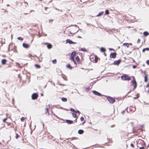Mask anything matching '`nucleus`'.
<instances>
[{"mask_svg":"<svg viewBox=\"0 0 149 149\" xmlns=\"http://www.w3.org/2000/svg\"><path fill=\"white\" fill-rule=\"evenodd\" d=\"M105 96L107 97L109 102L111 104H113L115 101V100L114 98L107 95H105Z\"/></svg>","mask_w":149,"mask_h":149,"instance_id":"obj_1","label":"nucleus"},{"mask_svg":"<svg viewBox=\"0 0 149 149\" xmlns=\"http://www.w3.org/2000/svg\"><path fill=\"white\" fill-rule=\"evenodd\" d=\"M131 77L128 76L126 74H124L121 76V79L123 80H129L131 79Z\"/></svg>","mask_w":149,"mask_h":149,"instance_id":"obj_2","label":"nucleus"},{"mask_svg":"<svg viewBox=\"0 0 149 149\" xmlns=\"http://www.w3.org/2000/svg\"><path fill=\"white\" fill-rule=\"evenodd\" d=\"M38 94L37 93H33L31 95V97L32 100H35L38 97Z\"/></svg>","mask_w":149,"mask_h":149,"instance_id":"obj_3","label":"nucleus"},{"mask_svg":"<svg viewBox=\"0 0 149 149\" xmlns=\"http://www.w3.org/2000/svg\"><path fill=\"white\" fill-rule=\"evenodd\" d=\"M121 62V60L119 59L117 61H114L113 63L114 65L118 66Z\"/></svg>","mask_w":149,"mask_h":149,"instance_id":"obj_4","label":"nucleus"},{"mask_svg":"<svg viewBox=\"0 0 149 149\" xmlns=\"http://www.w3.org/2000/svg\"><path fill=\"white\" fill-rule=\"evenodd\" d=\"M117 54L116 52L111 53L110 55V57L111 58H115Z\"/></svg>","mask_w":149,"mask_h":149,"instance_id":"obj_5","label":"nucleus"},{"mask_svg":"<svg viewBox=\"0 0 149 149\" xmlns=\"http://www.w3.org/2000/svg\"><path fill=\"white\" fill-rule=\"evenodd\" d=\"M92 92L95 95H97L99 96H101L102 95L101 94L96 91L93 90V91Z\"/></svg>","mask_w":149,"mask_h":149,"instance_id":"obj_6","label":"nucleus"},{"mask_svg":"<svg viewBox=\"0 0 149 149\" xmlns=\"http://www.w3.org/2000/svg\"><path fill=\"white\" fill-rule=\"evenodd\" d=\"M132 44L131 43H125L123 44L122 46H126L127 48H128L129 47V45H132Z\"/></svg>","mask_w":149,"mask_h":149,"instance_id":"obj_7","label":"nucleus"},{"mask_svg":"<svg viewBox=\"0 0 149 149\" xmlns=\"http://www.w3.org/2000/svg\"><path fill=\"white\" fill-rule=\"evenodd\" d=\"M23 47L26 49L28 48L29 47V45L28 44L23 43L22 44Z\"/></svg>","mask_w":149,"mask_h":149,"instance_id":"obj_8","label":"nucleus"},{"mask_svg":"<svg viewBox=\"0 0 149 149\" xmlns=\"http://www.w3.org/2000/svg\"><path fill=\"white\" fill-rule=\"evenodd\" d=\"M74 121L70 120H66L65 122L68 124H72L73 123Z\"/></svg>","mask_w":149,"mask_h":149,"instance_id":"obj_9","label":"nucleus"},{"mask_svg":"<svg viewBox=\"0 0 149 149\" xmlns=\"http://www.w3.org/2000/svg\"><path fill=\"white\" fill-rule=\"evenodd\" d=\"M106 49L104 47H102L100 48V51L104 53L106 51Z\"/></svg>","mask_w":149,"mask_h":149,"instance_id":"obj_10","label":"nucleus"},{"mask_svg":"<svg viewBox=\"0 0 149 149\" xmlns=\"http://www.w3.org/2000/svg\"><path fill=\"white\" fill-rule=\"evenodd\" d=\"M66 41L67 43H68L69 44H72L73 43V41L69 39H66Z\"/></svg>","mask_w":149,"mask_h":149,"instance_id":"obj_11","label":"nucleus"},{"mask_svg":"<svg viewBox=\"0 0 149 149\" xmlns=\"http://www.w3.org/2000/svg\"><path fill=\"white\" fill-rule=\"evenodd\" d=\"M66 67L67 68H68L70 69V70H72V68H73V67L71 66L70 64H68L66 65Z\"/></svg>","mask_w":149,"mask_h":149,"instance_id":"obj_12","label":"nucleus"},{"mask_svg":"<svg viewBox=\"0 0 149 149\" xmlns=\"http://www.w3.org/2000/svg\"><path fill=\"white\" fill-rule=\"evenodd\" d=\"M47 44V47L48 49H50L52 47V45L51 44L49 43H46Z\"/></svg>","mask_w":149,"mask_h":149,"instance_id":"obj_13","label":"nucleus"},{"mask_svg":"<svg viewBox=\"0 0 149 149\" xmlns=\"http://www.w3.org/2000/svg\"><path fill=\"white\" fill-rule=\"evenodd\" d=\"M6 61H7V60L6 59H3L2 60V61H1V63L3 65H4L6 63Z\"/></svg>","mask_w":149,"mask_h":149,"instance_id":"obj_14","label":"nucleus"},{"mask_svg":"<svg viewBox=\"0 0 149 149\" xmlns=\"http://www.w3.org/2000/svg\"><path fill=\"white\" fill-rule=\"evenodd\" d=\"M143 35L145 36H147L149 35V33L147 31H145L143 33Z\"/></svg>","mask_w":149,"mask_h":149,"instance_id":"obj_15","label":"nucleus"},{"mask_svg":"<svg viewBox=\"0 0 149 149\" xmlns=\"http://www.w3.org/2000/svg\"><path fill=\"white\" fill-rule=\"evenodd\" d=\"M84 132V131L81 129L79 130L78 131V133L79 134H82Z\"/></svg>","mask_w":149,"mask_h":149,"instance_id":"obj_16","label":"nucleus"},{"mask_svg":"<svg viewBox=\"0 0 149 149\" xmlns=\"http://www.w3.org/2000/svg\"><path fill=\"white\" fill-rule=\"evenodd\" d=\"M76 52L74 51L73 52L71 53L70 55V56H73L74 57L76 55Z\"/></svg>","mask_w":149,"mask_h":149,"instance_id":"obj_17","label":"nucleus"},{"mask_svg":"<svg viewBox=\"0 0 149 149\" xmlns=\"http://www.w3.org/2000/svg\"><path fill=\"white\" fill-rule=\"evenodd\" d=\"M131 48L132 49V51L129 52V53L128 54H129L131 53L132 51H133V50H135L136 49H138V48H137V47L135 48V47H131Z\"/></svg>","mask_w":149,"mask_h":149,"instance_id":"obj_18","label":"nucleus"},{"mask_svg":"<svg viewBox=\"0 0 149 149\" xmlns=\"http://www.w3.org/2000/svg\"><path fill=\"white\" fill-rule=\"evenodd\" d=\"M148 77L147 75H145L144 77V81L145 82H147L148 81Z\"/></svg>","mask_w":149,"mask_h":149,"instance_id":"obj_19","label":"nucleus"},{"mask_svg":"<svg viewBox=\"0 0 149 149\" xmlns=\"http://www.w3.org/2000/svg\"><path fill=\"white\" fill-rule=\"evenodd\" d=\"M131 82L132 83V84L133 85L137 84V83L135 80H132L131 81Z\"/></svg>","mask_w":149,"mask_h":149,"instance_id":"obj_20","label":"nucleus"},{"mask_svg":"<svg viewBox=\"0 0 149 149\" xmlns=\"http://www.w3.org/2000/svg\"><path fill=\"white\" fill-rule=\"evenodd\" d=\"M61 100L62 101L64 102H66L67 101V99L65 97H63L61 98Z\"/></svg>","mask_w":149,"mask_h":149,"instance_id":"obj_21","label":"nucleus"},{"mask_svg":"<svg viewBox=\"0 0 149 149\" xmlns=\"http://www.w3.org/2000/svg\"><path fill=\"white\" fill-rule=\"evenodd\" d=\"M146 50L149 51V48L147 47L144 48L142 49V52H144Z\"/></svg>","mask_w":149,"mask_h":149,"instance_id":"obj_22","label":"nucleus"},{"mask_svg":"<svg viewBox=\"0 0 149 149\" xmlns=\"http://www.w3.org/2000/svg\"><path fill=\"white\" fill-rule=\"evenodd\" d=\"M104 13V12L103 11H102L101 12H100L98 14H97V15H96V16L97 17H98V16H101L102 15H103V14Z\"/></svg>","mask_w":149,"mask_h":149,"instance_id":"obj_23","label":"nucleus"},{"mask_svg":"<svg viewBox=\"0 0 149 149\" xmlns=\"http://www.w3.org/2000/svg\"><path fill=\"white\" fill-rule=\"evenodd\" d=\"M98 57L96 56H95V63H97L98 60Z\"/></svg>","mask_w":149,"mask_h":149,"instance_id":"obj_24","label":"nucleus"},{"mask_svg":"<svg viewBox=\"0 0 149 149\" xmlns=\"http://www.w3.org/2000/svg\"><path fill=\"white\" fill-rule=\"evenodd\" d=\"M109 10L107 9L105 10V15H108L109 14Z\"/></svg>","mask_w":149,"mask_h":149,"instance_id":"obj_25","label":"nucleus"},{"mask_svg":"<svg viewBox=\"0 0 149 149\" xmlns=\"http://www.w3.org/2000/svg\"><path fill=\"white\" fill-rule=\"evenodd\" d=\"M35 66L37 68H40V66L38 64H35Z\"/></svg>","mask_w":149,"mask_h":149,"instance_id":"obj_26","label":"nucleus"},{"mask_svg":"<svg viewBox=\"0 0 149 149\" xmlns=\"http://www.w3.org/2000/svg\"><path fill=\"white\" fill-rule=\"evenodd\" d=\"M55 107L58 109H63V108L62 107H61V106L60 105H57L55 106Z\"/></svg>","mask_w":149,"mask_h":149,"instance_id":"obj_27","label":"nucleus"},{"mask_svg":"<svg viewBox=\"0 0 149 149\" xmlns=\"http://www.w3.org/2000/svg\"><path fill=\"white\" fill-rule=\"evenodd\" d=\"M62 78L65 80H67L66 77L64 74L62 75Z\"/></svg>","mask_w":149,"mask_h":149,"instance_id":"obj_28","label":"nucleus"},{"mask_svg":"<svg viewBox=\"0 0 149 149\" xmlns=\"http://www.w3.org/2000/svg\"><path fill=\"white\" fill-rule=\"evenodd\" d=\"M50 107L49 106V108L47 107V108H45V109L46 110V113L47 112L48 113V115H49V112L48 110L49 109H50Z\"/></svg>","mask_w":149,"mask_h":149,"instance_id":"obj_29","label":"nucleus"},{"mask_svg":"<svg viewBox=\"0 0 149 149\" xmlns=\"http://www.w3.org/2000/svg\"><path fill=\"white\" fill-rule=\"evenodd\" d=\"M80 50L81 51H83V52H86L87 51L86 49L85 48H81V49Z\"/></svg>","mask_w":149,"mask_h":149,"instance_id":"obj_30","label":"nucleus"},{"mask_svg":"<svg viewBox=\"0 0 149 149\" xmlns=\"http://www.w3.org/2000/svg\"><path fill=\"white\" fill-rule=\"evenodd\" d=\"M57 62L56 60V59H54L52 61V63L54 64H55Z\"/></svg>","mask_w":149,"mask_h":149,"instance_id":"obj_31","label":"nucleus"},{"mask_svg":"<svg viewBox=\"0 0 149 149\" xmlns=\"http://www.w3.org/2000/svg\"><path fill=\"white\" fill-rule=\"evenodd\" d=\"M75 59L78 62H79L80 61V58L78 56H76Z\"/></svg>","mask_w":149,"mask_h":149,"instance_id":"obj_32","label":"nucleus"},{"mask_svg":"<svg viewBox=\"0 0 149 149\" xmlns=\"http://www.w3.org/2000/svg\"><path fill=\"white\" fill-rule=\"evenodd\" d=\"M72 116L74 118H76L77 116V115L75 113H72Z\"/></svg>","mask_w":149,"mask_h":149,"instance_id":"obj_33","label":"nucleus"},{"mask_svg":"<svg viewBox=\"0 0 149 149\" xmlns=\"http://www.w3.org/2000/svg\"><path fill=\"white\" fill-rule=\"evenodd\" d=\"M17 39L18 40H23V38H22L21 37H18Z\"/></svg>","mask_w":149,"mask_h":149,"instance_id":"obj_34","label":"nucleus"},{"mask_svg":"<svg viewBox=\"0 0 149 149\" xmlns=\"http://www.w3.org/2000/svg\"><path fill=\"white\" fill-rule=\"evenodd\" d=\"M84 120V118L83 117L81 116L80 117V120L81 121H83Z\"/></svg>","mask_w":149,"mask_h":149,"instance_id":"obj_35","label":"nucleus"},{"mask_svg":"<svg viewBox=\"0 0 149 149\" xmlns=\"http://www.w3.org/2000/svg\"><path fill=\"white\" fill-rule=\"evenodd\" d=\"M70 60H72V61H74V57L73 56L72 57L70 56Z\"/></svg>","mask_w":149,"mask_h":149,"instance_id":"obj_36","label":"nucleus"},{"mask_svg":"<svg viewBox=\"0 0 149 149\" xmlns=\"http://www.w3.org/2000/svg\"><path fill=\"white\" fill-rule=\"evenodd\" d=\"M25 119V118L23 117H22L21 118H20V120L21 121H23Z\"/></svg>","mask_w":149,"mask_h":149,"instance_id":"obj_37","label":"nucleus"},{"mask_svg":"<svg viewBox=\"0 0 149 149\" xmlns=\"http://www.w3.org/2000/svg\"><path fill=\"white\" fill-rule=\"evenodd\" d=\"M74 113H77L79 114H80V111L78 110H76V111H75V112H74Z\"/></svg>","mask_w":149,"mask_h":149,"instance_id":"obj_38","label":"nucleus"},{"mask_svg":"<svg viewBox=\"0 0 149 149\" xmlns=\"http://www.w3.org/2000/svg\"><path fill=\"white\" fill-rule=\"evenodd\" d=\"M19 137V135H18V134H16L15 136V138L16 139H18Z\"/></svg>","mask_w":149,"mask_h":149,"instance_id":"obj_39","label":"nucleus"},{"mask_svg":"<svg viewBox=\"0 0 149 149\" xmlns=\"http://www.w3.org/2000/svg\"><path fill=\"white\" fill-rule=\"evenodd\" d=\"M8 119L7 118H4L3 120V122H4V123H5L6 122V120H7V119Z\"/></svg>","mask_w":149,"mask_h":149,"instance_id":"obj_40","label":"nucleus"},{"mask_svg":"<svg viewBox=\"0 0 149 149\" xmlns=\"http://www.w3.org/2000/svg\"><path fill=\"white\" fill-rule=\"evenodd\" d=\"M70 110L72 111H73L74 113L75 112V110L74 109H72V108H71L70 109Z\"/></svg>","mask_w":149,"mask_h":149,"instance_id":"obj_41","label":"nucleus"},{"mask_svg":"<svg viewBox=\"0 0 149 149\" xmlns=\"http://www.w3.org/2000/svg\"><path fill=\"white\" fill-rule=\"evenodd\" d=\"M74 26L75 27H78V29H79V30H80L79 28V27L76 24H74V25H71L70 26Z\"/></svg>","mask_w":149,"mask_h":149,"instance_id":"obj_42","label":"nucleus"},{"mask_svg":"<svg viewBox=\"0 0 149 149\" xmlns=\"http://www.w3.org/2000/svg\"><path fill=\"white\" fill-rule=\"evenodd\" d=\"M133 86H134V88H133V89L132 90H133L134 89H135V88H136V86H137V84H135V85H133Z\"/></svg>","mask_w":149,"mask_h":149,"instance_id":"obj_43","label":"nucleus"},{"mask_svg":"<svg viewBox=\"0 0 149 149\" xmlns=\"http://www.w3.org/2000/svg\"><path fill=\"white\" fill-rule=\"evenodd\" d=\"M130 146L131 147H132V148H134V145H133V144L132 143H131L130 144Z\"/></svg>","mask_w":149,"mask_h":149,"instance_id":"obj_44","label":"nucleus"},{"mask_svg":"<svg viewBox=\"0 0 149 149\" xmlns=\"http://www.w3.org/2000/svg\"><path fill=\"white\" fill-rule=\"evenodd\" d=\"M146 63L148 65H149V60H147L146 61Z\"/></svg>","mask_w":149,"mask_h":149,"instance_id":"obj_45","label":"nucleus"},{"mask_svg":"<svg viewBox=\"0 0 149 149\" xmlns=\"http://www.w3.org/2000/svg\"><path fill=\"white\" fill-rule=\"evenodd\" d=\"M109 49L110 51H111V50L114 51V49H113L112 48H109Z\"/></svg>","mask_w":149,"mask_h":149,"instance_id":"obj_46","label":"nucleus"},{"mask_svg":"<svg viewBox=\"0 0 149 149\" xmlns=\"http://www.w3.org/2000/svg\"><path fill=\"white\" fill-rule=\"evenodd\" d=\"M89 90V88L88 87L86 88V91L88 92Z\"/></svg>","mask_w":149,"mask_h":149,"instance_id":"obj_47","label":"nucleus"},{"mask_svg":"<svg viewBox=\"0 0 149 149\" xmlns=\"http://www.w3.org/2000/svg\"><path fill=\"white\" fill-rule=\"evenodd\" d=\"M140 42V40L139 39H138L137 40V43H139Z\"/></svg>","mask_w":149,"mask_h":149,"instance_id":"obj_48","label":"nucleus"},{"mask_svg":"<svg viewBox=\"0 0 149 149\" xmlns=\"http://www.w3.org/2000/svg\"><path fill=\"white\" fill-rule=\"evenodd\" d=\"M73 61V62L74 63V64L75 65H77V63H76V61H75V60H74V61Z\"/></svg>","mask_w":149,"mask_h":149,"instance_id":"obj_49","label":"nucleus"},{"mask_svg":"<svg viewBox=\"0 0 149 149\" xmlns=\"http://www.w3.org/2000/svg\"><path fill=\"white\" fill-rule=\"evenodd\" d=\"M136 67V65H133V68L134 69Z\"/></svg>","mask_w":149,"mask_h":149,"instance_id":"obj_50","label":"nucleus"},{"mask_svg":"<svg viewBox=\"0 0 149 149\" xmlns=\"http://www.w3.org/2000/svg\"><path fill=\"white\" fill-rule=\"evenodd\" d=\"M139 149H144L143 147H139Z\"/></svg>","mask_w":149,"mask_h":149,"instance_id":"obj_51","label":"nucleus"},{"mask_svg":"<svg viewBox=\"0 0 149 149\" xmlns=\"http://www.w3.org/2000/svg\"><path fill=\"white\" fill-rule=\"evenodd\" d=\"M77 139V137H73L72 139V140H73L74 139Z\"/></svg>","mask_w":149,"mask_h":149,"instance_id":"obj_52","label":"nucleus"},{"mask_svg":"<svg viewBox=\"0 0 149 149\" xmlns=\"http://www.w3.org/2000/svg\"><path fill=\"white\" fill-rule=\"evenodd\" d=\"M125 111H122L121 112V113L122 114H124L125 113Z\"/></svg>","mask_w":149,"mask_h":149,"instance_id":"obj_53","label":"nucleus"},{"mask_svg":"<svg viewBox=\"0 0 149 149\" xmlns=\"http://www.w3.org/2000/svg\"><path fill=\"white\" fill-rule=\"evenodd\" d=\"M146 87H149V82L148 83V84L147 85H146Z\"/></svg>","mask_w":149,"mask_h":149,"instance_id":"obj_54","label":"nucleus"},{"mask_svg":"<svg viewBox=\"0 0 149 149\" xmlns=\"http://www.w3.org/2000/svg\"><path fill=\"white\" fill-rule=\"evenodd\" d=\"M49 11H46L45 12V14H48L49 13Z\"/></svg>","mask_w":149,"mask_h":149,"instance_id":"obj_55","label":"nucleus"},{"mask_svg":"<svg viewBox=\"0 0 149 149\" xmlns=\"http://www.w3.org/2000/svg\"><path fill=\"white\" fill-rule=\"evenodd\" d=\"M138 97H134V99H137Z\"/></svg>","mask_w":149,"mask_h":149,"instance_id":"obj_56","label":"nucleus"},{"mask_svg":"<svg viewBox=\"0 0 149 149\" xmlns=\"http://www.w3.org/2000/svg\"><path fill=\"white\" fill-rule=\"evenodd\" d=\"M74 121L75 123H76L77 121V118H76L75 120L73 121Z\"/></svg>","mask_w":149,"mask_h":149,"instance_id":"obj_57","label":"nucleus"},{"mask_svg":"<svg viewBox=\"0 0 149 149\" xmlns=\"http://www.w3.org/2000/svg\"><path fill=\"white\" fill-rule=\"evenodd\" d=\"M78 31H79V30H77L76 32H75L74 33V34H75L76 33H77L78 32Z\"/></svg>","mask_w":149,"mask_h":149,"instance_id":"obj_58","label":"nucleus"},{"mask_svg":"<svg viewBox=\"0 0 149 149\" xmlns=\"http://www.w3.org/2000/svg\"><path fill=\"white\" fill-rule=\"evenodd\" d=\"M104 55L105 56H106V55H107V54H106L105 53V52H104Z\"/></svg>","mask_w":149,"mask_h":149,"instance_id":"obj_59","label":"nucleus"},{"mask_svg":"<svg viewBox=\"0 0 149 149\" xmlns=\"http://www.w3.org/2000/svg\"><path fill=\"white\" fill-rule=\"evenodd\" d=\"M114 126H115V125H112L111 126V127H114Z\"/></svg>","mask_w":149,"mask_h":149,"instance_id":"obj_60","label":"nucleus"},{"mask_svg":"<svg viewBox=\"0 0 149 149\" xmlns=\"http://www.w3.org/2000/svg\"><path fill=\"white\" fill-rule=\"evenodd\" d=\"M10 44L9 45V47H8V52H9L10 51V50L9 49V47H10Z\"/></svg>","mask_w":149,"mask_h":149,"instance_id":"obj_61","label":"nucleus"},{"mask_svg":"<svg viewBox=\"0 0 149 149\" xmlns=\"http://www.w3.org/2000/svg\"><path fill=\"white\" fill-rule=\"evenodd\" d=\"M48 8V7H46L45 8V10H46Z\"/></svg>","mask_w":149,"mask_h":149,"instance_id":"obj_62","label":"nucleus"},{"mask_svg":"<svg viewBox=\"0 0 149 149\" xmlns=\"http://www.w3.org/2000/svg\"><path fill=\"white\" fill-rule=\"evenodd\" d=\"M12 101H13V102H14V98H13V99H12Z\"/></svg>","mask_w":149,"mask_h":149,"instance_id":"obj_63","label":"nucleus"},{"mask_svg":"<svg viewBox=\"0 0 149 149\" xmlns=\"http://www.w3.org/2000/svg\"><path fill=\"white\" fill-rule=\"evenodd\" d=\"M132 77L133 79V80H135V78L134 76H132Z\"/></svg>","mask_w":149,"mask_h":149,"instance_id":"obj_64","label":"nucleus"}]
</instances>
